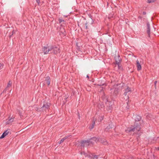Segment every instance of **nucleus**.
<instances>
[{"instance_id": "nucleus-6", "label": "nucleus", "mask_w": 159, "mask_h": 159, "mask_svg": "<svg viewBox=\"0 0 159 159\" xmlns=\"http://www.w3.org/2000/svg\"><path fill=\"white\" fill-rule=\"evenodd\" d=\"M51 53H53L54 54H57L58 53H60V50L59 48L53 46H51Z\"/></svg>"}, {"instance_id": "nucleus-15", "label": "nucleus", "mask_w": 159, "mask_h": 159, "mask_svg": "<svg viewBox=\"0 0 159 159\" xmlns=\"http://www.w3.org/2000/svg\"><path fill=\"white\" fill-rule=\"evenodd\" d=\"M147 33L148 34V35L149 37L150 36V26L149 24H147Z\"/></svg>"}, {"instance_id": "nucleus-3", "label": "nucleus", "mask_w": 159, "mask_h": 159, "mask_svg": "<svg viewBox=\"0 0 159 159\" xmlns=\"http://www.w3.org/2000/svg\"><path fill=\"white\" fill-rule=\"evenodd\" d=\"M92 138L90 139L87 140H82L81 143V146L83 148L85 146L87 147L90 144H93L94 143L93 139H91Z\"/></svg>"}, {"instance_id": "nucleus-25", "label": "nucleus", "mask_w": 159, "mask_h": 159, "mask_svg": "<svg viewBox=\"0 0 159 159\" xmlns=\"http://www.w3.org/2000/svg\"><path fill=\"white\" fill-rule=\"evenodd\" d=\"M64 20H62V19H60L59 20V22L60 23H61L62 22H64Z\"/></svg>"}, {"instance_id": "nucleus-17", "label": "nucleus", "mask_w": 159, "mask_h": 159, "mask_svg": "<svg viewBox=\"0 0 159 159\" xmlns=\"http://www.w3.org/2000/svg\"><path fill=\"white\" fill-rule=\"evenodd\" d=\"M112 128V124H110L106 128L105 130L106 131H109L110 129H111Z\"/></svg>"}, {"instance_id": "nucleus-26", "label": "nucleus", "mask_w": 159, "mask_h": 159, "mask_svg": "<svg viewBox=\"0 0 159 159\" xmlns=\"http://www.w3.org/2000/svg\"><path fill=\"white\" fill-rule=\"evenodd\" d=\"M3 64H2L1 63H0V70L1 69H2L3 68Z\"/></svg>"}, {"instance_id": "nucleus-28", "label": "nucleus", "mask_w": 159, "mask_h": 159, "mask_svg": "<svg viewBox=\"0 0 159 159\" xmlns=\"http://www.w3.org/2000/svg\"><path fill=\"white\" fill-rule=\"evenodd\" d=\"M95 123V120L94 119L93 120V121H92V123Z\"/></svg>"}, {"instance_id": "nucleus-32", "label": "nucleus", "mask_w": 159, "mask_h": 159, "mask_svg": "<svg viewBox=\"0 0 159 159\" xmlns=\"http://www.w3.org/2000/svg\"><path fill=\"white\" fill-rule=\"evenodd\" d=\"M87 78H88V79L89 78V76L88 75H87V76H86Z\"/></svg>"}, {"instance_id": "nucleus-21", "label": "nucleus", "mask_w": 159, "mask_h": 159, "mask_svg": "<svg viewBox=\"0 0 159 159\" xmlns=\"http://www.w3.org/2000/svg\"><path fill=\"white\" fill-rule=\"evenodd\" d=\"M104 116H102L99 117L98 120L100 122H101V121L103 119Z\"/></svg>"}, {"instance_id": "nucleus-18", "label": "nucleus", "mask_w": 159, "mask_h": 159, "mask_svg": "<svg viewBox=\"0 0 159 159\" xmlns=\"http://www.w3.org/2000/svg\"><path fill=\"white\" fill-rule=\"evenodd\" d=\"M118 93V88H116L114 90V93L116 95H117Z\"/></svg>"}, {"instance_id": "nucleus-24", "label": "nucleus", "mask_w": 159, "mask_h": 159, "mask_svg": "<svg viewBox=\"0 0 159 159\" xmlns=\"http://www.w3.org/2000/svg\"><path fill=\"white\" fill-rule=\"evenodd\" d=\"M11 82L10 81H9V83L7 85V87H9L11 86Z\"/></svg>"}, {"instance_id": "nucleus-27", "label": "nucleus", "mask_w": 159, "mask_h": 159, "mask_svg": "<svg viewBox=\"0 0 159 159\" xmlns=\"http://www.w3.org/2000/svg\"><path fill=\"white\" fill-rule=\"evenodd\" d=\"M87 23H85V25H86V26H85V28L86 29H88V26L87 25Z\"/></svg>"}, {"instance_id": "nucleus-5", "label": "nucleus", "mask_w": 159, "mask_h": 159, "mask_svg": "<svg viewBox=\"0 0 159 159\" xmlns=\"http://www.w3.org/2000/svg\"><path fill=\"white\" fill-rule=\"evenodd\" d=\"M51 46H44L42 48V51L43 52L44 54H47L48 53L49 54L51 53Z\"/></svg>"}, {"instance_id": "nucleus-20", "label": "nucleus", "mask_w": 159, "mask_h": 159, "mask_svg": "<svg viewBox=\"0 0 159 159\" xmlns=\"http://www.w3.org/2000/svg\"><path fill=\"white\" fill-rule=\"evenodd\" d=\"M141 117L140 116H137L135 119L136 121H139L140 120Z\"/></svg>"}, {"instance_id": "nucleus-2", "label": "nucleus", "mask_w": 159, "mask_h": 159, "mask_svg": "<svg viewBox=\"0 0 159 159\" xmlns=\"http://www.w3.org/2000/svg\"><path fill=\"white\" fill-rule=\"evenodd\" d=\"M50 105L51 104L50 103L46 102H44L43 105L41 108V110L43 112L45 111L46 112H48L50 109Z\"/></svg>"}, {"instance_id": "nucleus-8", "label": "nucleus", "mask_w": 159, "mask_h": 159, "mask_svg": "<svg viewBox=\"0 0 159 159\" xmlns=\"http://www.w3.org/2000/svg\"><path fill=\"white\" fill-rule=\"evenodd\" d=\"M59 34L60 35L64 36L66 35V32L64 27L62 26L60 27L59 30Z\"/></svg>"}, {"instance_id": "nucleus-23", "label": "nucleus", "mask_w": 159, "mask_h": 159, "mask_svg": "<svg viewBox=\"0 0 159 159\" xmlns=\"http://www.w3.org/2000/svg\"><path fill=\"white\" fill-rule=\"evenodd\" d=\"M94 126H93V125H90L89 127V128L90 129H92L94 128Z\"/></svg>"}, {"instance_id": "nucleus-10", "label": "nucleus", "mask_w": 159, "mask_h": 159, "mask_svg": "<svg viewBox=\"0 0 159 159\" xmlns=\"http://www.w3.org/2000/svg\"><path fill=\"white\" fill-rule=\"evenodd\" d=\"M115 59L116 61V64H117L119 67L120 63L121 60V58L120 57L119 55L116 56L115 57Z\"/></svg>"}, {"instance_id": "nucleus-7", "label": "nucleus", "mask_w": 159, "mask_h": 159, "mask_svg": "<svg viewBox=\"0 0 159 159\" xmlns=\"http://www.w3.org/2000/svg\"><path fill=\"white\" fill-rule=\"evenodd\" d=\"M106 102L105 103L107 106V109L109 111L111 112L112 109V103L111 102L108 101L107 99H106Z\"/></svg>"}, {"instance_id": "nucleus-33", "label": "nucleus", "mask_w": 159, "mask_h": 159, "mask_svg": "<svg viewBox=\"0 0 159 159\" xmlns=\"http://www.w3.org/2000/svg\"><path fill=\"white\" fill-rule=\"evenodd\" d=\"M92 125H93V126H94V125H95V123H92Z\"/></svg>"}, {"instance_id": "nucleus-35", "label": "nucleus", "mask_w": 159, "mask_h": 159, "mask_svg": "<svg viewBox=\"0 0 159 159\" xmlns=\"http://www.w3.org/2000/svg\"><path fill=\"white\" fill-rule=\"evenodd\" d=\"M139 18H140V19H142V17H141V16H139Z\"/></svg>"}, {"instance_id": "nucleus-12", "label": "nucleus", "mask_w": 159, "mask_h": 159, "mask_svg": "<svg viewBox=\"0 0 159 159\" xmlns=\"http://www.w3.org/2000/svg\"><path fill=\"white\" fill-rule=\"evenodd\" d=\"M9 133L8 130L5 131L0 137V139H2L5 137L6 135H7Z\"/></svg>"}, {"instance_id": "nucleus-19", "label": "nucleus", "mask_w": 159, "mask_h": 159, "mask_svg": "<svg viewBox=\"0 0 159 159\" xmlns=\"http://www.w3.org/2000/svg\"><path fill=\"white\" fill-rule=\"evenodd\" d=\"M90 157H91V158H92L93 159H97L98 158V156L97 155H93L92 154V156H90Z\"/></svg>"}, {"instance_id": "nucleus-9", "label": "nucleus", "mask_w": 159, "mask_h": 159, "mask_svg": "<svg viewBox=\"0 0 159 159\" xmlns=\"http://www.w3.org/2000/svg\"><path fill=\"white\" fill-rule=\"evenodd\" d=\"M50 83V78L49 76H47L45 78L44 80V83H43V85H44L46 84H47L48 86L49 85Z\"/></svg>"}, {"instance_id": "nucleus-13", "label": "nucleus", "mask_w": 159, "mask_h": 159, "mask_svg": "<svg viewBox=\"0 0 159 159\" xmlns=\"http://www.w3.org/2000/svg\"><path fill=\"white\" fill-rule=\"evenodd\" d=\"M136 66L137 67V69L138 70H140L141 69V65L138 60H137L136 61Z\"/></svg>"}, {"instance_id": "nucleus-22", "label": "nucleus", "mask_w": 159, "mask_h": 159, "mask_svg": "<svg viewBox=\"0 0 159 159\" xmlns=\"http://www.w3.org/2000/svg\"><path fill=\"white\" fill-rule=\"evenodd\" d=\"M148 0V2L149 3L154 2L156 1V0Z\"/></svg>"}, {"instance_id": "nucleus-29", "label": "nucleus", "mask_w": 159, "mask_h": 159, "mask_svg": "<svg viewBox=\"0 0 159 159\" xmlns=\"http://www.w3.org/2000/svg\"><path fill=\"white\" fill-rule=\"evenodd\" d=\"M143 15H145L146 14V13L145 11H143Z\"/></svg>"}, {"instance_id": "nucleus-34", "label": "nucleus", "mask_w": 159, "mask_h": 159, "mask_svg": "<svg viewBox=\"0 0 159 159\" xmlns=\"http://www.w3.org/2000/svg\"><path fill=\"white\" fill-rule=\"evenodd\" d=\"M19 113L20 116H21L20 113V112L19 111Z\"/></svg>"}, {"instance_id": "nucleus-1", "label": "nucleus", "mask_w": 159, "mask_h": 159, "mask_svg": "<svg viewBox=\"0 0 159 159\" xmlns=\"http://www.w3.org/2000/svg\"><path fill=\"white\" fill-rule=\"evenodd\" d=\"M140 130V124L136 123L134 124V125L131 126L130 128H128L125 131L127 133H128L131 132H133L134 133L140 135L141 133Z\"/></svg>"}, {"instance_id": "nucleus-31", "label": "nucleus", "mask_w": 159, "mask_h": 159, "mask_svg": "<svg viewBox=\"0 0 159 159\" xmlns=\"http://www.w3.org/2000/svg\"><path fill=\"white\" fill-rule=\"evenodd\" d=\"M157 83V81H156L154 82V84H155V85H156V84Z\"/></svg>"}, {"instance_id": "nucleus-4", "label": "nucleus", "mask_w": 159, "mask_h": 159, "mask_svg": "<svg viewBox=\"0 0 159 159\" xmlns=\"http://www.w3.org/2000/svg\"><path fill=\"white\" fill-rule=\"evenodd\" d=\"M91 139H93V141H94L96 142H97L98 141H100L101 143H102L104 145H107L108 143L107 142L105 139L98 138L95 137H94L92 138Z\"/></svg>"}, {"instance_id": "nucleus-30", "label": "nucleus", "mask_w": 159, "mask_h": 159, "mask_svg": "<svg viewBox=\"0 0 159 159\" xmlns=\"http://www.w3.org/2000/svg\"><path fill=\"white\" fill-rule=\"evenodd\" d=\"M156 148L157 150L159 151V147Z\"/></svg>"}, {"instance_id": "nucleus-11", "label": "nucleus", "mask_w": 159, "mask_h": 159, "mask_svg": "<svg viewBox=\"0 0 159 159\" xmlns=\"http://www.w3.org/2000/svg\"><path fill=\"white\" fill-rule=\"evenodd\" d=\"M71 136V135H67L66 136H65L63 138L61 139V140H60V142H58L59 143V144H60L63 142L66 139H67L69 137H70Z\"/></svg>"}, {"instance_id": "nucleus-16", "label": "nucleus", "mask_w": 159, "mask_h": 159, "mask_svg": "<svg viewBox=\"0 0 159 159\" xmlns=\"http://www.w3.org/2000/svg\"><path fill=\"white\" fill-rule=\"evenodd\" d=\"M131 92L130 88L129 87H127L126 89L125 90V91L124 93V95L125 96H126L127 95V93L129 92Z\"/></svg>"}, {"instance_id": "nucleus-14", "label": "nucleus", "mask_w": 159, "mask_h": 159, "mask_svg": "<svg viewBox=\"0 0 159 159\" xmlns=\"http://www.w3.org/2000/svg\"><path fill=\"white\" fill-rule=\"evenodd\" d=\"M14 120V117H12L9 119H8L7 120L6 124H9L11 123L12 122H13Z\"/></svg>"}]
</instances>
